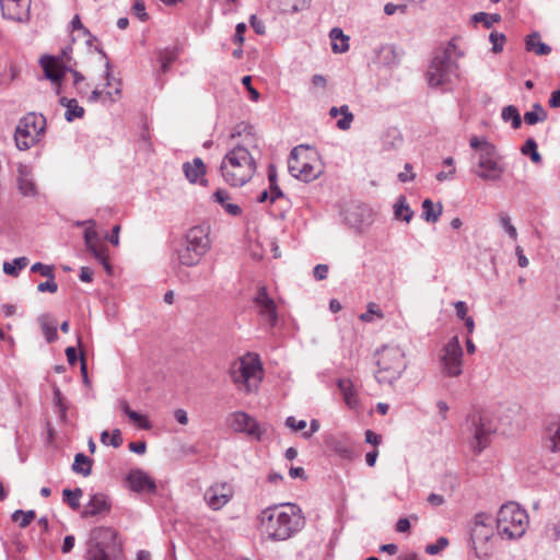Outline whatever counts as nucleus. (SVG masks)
<instances>
[{
  "label": "nucleus",
  "instance_id": "nucleus-1",
  "mask_svg": "<svg viewBox=\"0 0 560 560\" xmlns=\"http://www.w3.org/2000/svg\"><path fill=\"white\" fill-rule=\"evenodd\" d=\"M260 153L258 139L250 133L245 135L221 161L219 171L223 180L232 187L246 185L257 171Z\"/></svg>",
  "mask_w": 560,
  "mask_h": 560
},
{
  "label": "nucleus",
  "instance_id": "nucleus-2",
  "mask_svg": "<svg viewBox=\"0 0 560 560\" xmlns=\"http://www.w3.org/2000/svg\"><path fill=\"white\" fill-rule=\"evenodd\" d=\"M262 532L270 540L282 541L304 526L302 510L293 503L268 506L258 516Z\"/></svg>",
  "mask_w": 560,
  "mask_h": 560
},
{
  "label": "nucleus",
  "instance_id": "nucleus-3",
  "mask_svg": "<svg viewBox=\"0 0 560 560\" xmlns=\"http://www.w3.org/2000/svg\"><path fill=\"white\" fill-rule=\"evenodd\" d=\"M463 55V51L457 48L454 39L440 47L435 51L427 71L429 85L438 88L450 83L451 78L456 75L458 69L457 59Z\"/></svg>",
  "mask_w": 560,
  "mask_h": 560
},
{
  "label": "nucleus",
  "instance_id": "nucleus-4",
  "mask_svg": "<svg viewBox=\"0 0 560 560\" xmlns=\"http://www.w3.org/2000/svg\"><path fill=\"white\" fill-rule=\"evenodd\" d=\"M377 370L374 373L376 382L381 385L393 386L408 366L405 351L395 345L383 346L376 352Z\"/></svg>",
  "mask_w": 560,
  "mask_h": 560
},
{
  "label": "nucleus",
  "instance_id": "nucleus-5",
  "mask_svg": "<svg viewBox=\"0 0 560 560\" xmlns=\"http://www.w3.org/2000/svg\"><path fill=\"white\" fill-rule=\"evenodd\" d=\"M210 247L209 226H192L187 231L177 249V259L183 266L194 267L209 252Z\"/></svg>",
  "mask_w": 560,
  "mask_h": 560
},
{
  "label": "nucleus",
  "instance_id": "nucleus-6",
  "mask_svg": "<svg viewBox=\"0 0 560 560\" xmlns=\"http://www.w3.org/2000/svg\"><path fill=\"white\" fill-rule=\"evenodd\" d=\"M262 364L257 354L247 353L235 361L230 369L232 382L245 393L256 392L262 380Z\"/></svg>",
  "mask_w": 560,
  "mask_h": 560
},
{
  "label": "nucleus",
  "instance_id": "nucleus-7",
  "mask_svg": "<svg viewBox=\"0 0 560 560\" xmlns=\"http://www.w3.org/2000/svg\"><path fill=\"white\" fill-rule=\"evenodd\" d=\"M528 523L526 510L516 502H508L498 511L497 529L503 538H521L525 534Z\"/></svg>",
  "mask_w": 560,
  "mask_h": 560
},
{
  "label": "nucleus",
  "instance_id": "nucleus-8",
  "mask_svg": "<svg viewBox=\"0 0 560 560\" xmlns=\"http://www.w3.org/2000/svg\"><path fill=\"white\" fill-rule=\"evenodd\" d=\"M46 128V118L36 113H28L20 119L15 129V144L19 150H27L34 145Z\"/></svg>",
  "mask_w": 560,
  "mask_h": 560
},
{
  "label": "nucleus",
  "instance_id": "nucleus-9",
  "mask_svg": "<svg viewBox=\"0 0 560 560\" xmlns=\"http://www.w3.org/2000/svg\"><path fill=\"white\" fill-rule=\"evenodd\" d=\"M477 170L475 174L482 180L498 182L502 178L505 172V166L502 163L500 155L494 144H485L482 152H478Z\"/></svg>",
  "mask_w": 560,
  "mask_h": 560
},
{
  "label": "nucleus",
  "instance_id": "nucleus-10",
  "mask_svg": "<svg viewBox=\"0 0 560 560\" xmlns=\"http://www.w3.org/2000/svg\"><path fill=\"white\" fill-rule=\"evenodd\" d=\"M463 348L458 336H453L442 348L439 355L441 371L448 377H457L463 373Z\"/></svg>",
  "mask_w": 560,
  "mask_h": 560
},
{
  "label": "nucleus",
  "instance_id": "nucleus-11",
  "mask_svg": "<svg viewBox=\"0 0 560 560\" xmlns=\"http://www.w3.org/2000/svg\"><path fill=\"white\" fill-rule=\"evenodd\" d=\"M493 537L492 517L486 513H478L474 518L471 540L479 558L488 557L491 548L489 541Z\"/></svg>",
  "mask_w": 560,
  "mask_h": 560
},
{
  "label": "nucleus",
  "instance_id": "nucleus-12",
  "mask_svg": "<svg viewBox=\"0 0 560 560\" xmlns=\"http://www.w3.org/2000/svg\"><path fill=\"white\" fill-rule=\"evenodd\" d=\"M77 226H86L84 231V244L91 255L104 267L107 272H110L112 266L108 261L107 246L100 240L95 230L94 220H85L75 222Z\"/></svg>",
  "mask_w": 560,
  "mask_h": 560
},
{
  "label": "nucleus",
  "instance_id": "nucleus-13",
  "mask_svg": "<svg viewBox=\"0 0 560 560\" xmlns=\"http://www.w3.org/2000/svg\"><path fill=\"white\" fill-rule=\"evenodd\" d=\"M305 152L302 148H294L288 160V170L293 177L308 183L316 179L322 171L314 166L311 161L302 158Z\"/></svg>",
  "mask_w": 560,
  "mask_h": 560
},
{
  "label": "nucleus",
  "instance_id": "nucleus-14",
  "mask_svg": "<svg viewBox=\"0 0 560 560\" xmlns=\"http://www.w3.org/2000/svg\"><path fill=\"white\" fill-rule=\"evenodd\" d=\"M471 448L476 455H479L488 446L495 427L488 415L477 413L471 417Z\"/></svg>",
  "mask_w": 560,
  "mask_h": 560
},
{
  "label": "nucleus",
  "instance_id": "nucleus-15",
  "mask_svg": "<svg viewBox=\"0 0 560 560\" xmlns=\"http://www.w3.org/2000/svg\"><path fill=\"white\" fill-rule=\"evenodd\" d=\"M228 424L238 433H245L250 439L260 441L265 429L256 421L255 418L244 411H235L228 416Z\"/></svg>",
  "mask_w": 560,
  "mask_h": 560
},
{
  "label": "nucleus",
  "instance_id": "nucleus-16",
  "mask_svg": "<svg viewBox=\"0 0 560 560\" xmlns=\"http://www.w3.org/2000/svg\"><path fill=\"white\" fill-rule=\"evenodd\" d=\"M233 497V488L228 482H217L209 487L205 492V501L208 506L218 511L226 505Z\"/></svg>",
  "mask_w": 560,
  "mask_h": 560
},
{
  "label": "nucleus",
  "instance_id": "nucleus-17",
  "mask_svg": "<svg viewBox=\"0 0 560 560\" xmlns=\"http://www.w3.org/2000/svg\"><path fill=\"white\" fill-rule=\"evenodd\" d=\"M373 210L363 203L353 205L346 211L347 223L359 231L364 230L373 223Z\"/></svg>",
  "mask_w": 560,
  "mask_h": 560
},
{
  "label": "nucleus",
  "instance_id": "nucleus-18",
  "mask_svg": "<svg viewBox=\"0 0 560 560\" xmlns=\"http://www.w3.org/2000/svg\"><path fill=\"white\" fill-rule=\"evenodd\" d=\"M255 304L265 323L273 327L278 322L277 306L273 300L269 298L265 287L259 288L255 298Z\"/></svg>",
  "mask_w": 560,
  "mask_h": 560
},
{
  "label": "nucleus",
  "instance_id": "nucleus-19",
  "mask_svg": "<svg viewBox=\"0 0 560 560\" xmlns=\"http://www.w3.org/2000/svg\"><path fill=\"white\" fill-rule=\"evenodd\" d=\"M127 481L135 492L154 493L156 491L155 481L141 469H131L127 476Z\"/></svg>",
  "mask_w": 560,
  "mask_h": 560
},
{
  "label": "nucleus",
  "instance_id": "nucleus-20",
  "mask_svg": "<svg viewBox=\"0 0 560 560\" xmlns=\"http://www.w3.org/2000/svg\"><path fill=\"white\" fill-rule=\"evenodd\" d=\"M2 16L12 21H23L30 10L28 0H0Z\"/></svg>",
  "mask_w": 560,
  "mask_h": 560
},
{
  "label": "nucleus",
  "instance_id": "nucleus-21",
  "mask_svg": "<svg viewBox=\"0 0 560 560\" xmlns=\"http://www.w3.org/2000/svg\"><path fill=\"white\" fill-rule=\"evenodd\" d=\"M40 63L46 78L55 83L60 82L65 75V72L68 71V68L62 67L59 62V59L55 57L44 56L40 59Z\"/></svg>",
  "mask_w": 560,
  "mask_h": 560
},
{
  "label": "nucleus",
  "instance_id": "nucleus-22",
  "mask_svg": "<svg viewBox=\"0 0 560 560\" xmlns=\"http://www.w3.org/2000/svg\"><path fill=\"white\" fill-rule=\"evenodd\" d=\"M542 446L551 453H560V419L547 425Z\"/></svg>",
  "mask_w": 560,
  "mask_h": 560
},
{
  "label": "nucleus",
  "instance_id": "nucleus-23",
  "mask_svg": "<svg viewBox=\"0 0 560 560\" xmlns=\"http://www.w3.org/2000/svg\"><path fill=\"white\" fill-rule=\"evenodd\" d=\"M337 386L341 392L345 404L349 408L355 409L360 406V399L351 380L340 378L337 382Z\"/></svg>",
  "mask_w": 560,
  "mask_h": 560
},
{
  "label": "nucleus",
  "instance_id": "nucleus-24",
  "mask_svg": "<svg viewBox=\"0 0 560 560\" xmlns=\"http://www.w3.org/2000/svg\"><path fill=\"white\" fill-rule=\"evenodd\" d=\"M183 171L186 178L192 184L205 180L206 165L200 158H195L191 163H184Z\"/></svg>",
  "mask_w": 560,
  "mask_h": 560
},
{
  "label": "nucleus",
  "instance_id": "nucleus-25",
  "mask_svg": "<svg viewBox=\"0 0 560 560\" xmlns=\"http://www.w3.org/2000/svg\"><path fill=\"white\" fill-rule=\"evenodd\" d=\"M19 189L24 196H34L36 194V186L32 178V171L26 165H19Z\"/></svg>",
  "mask_w": 560,
  "mask_h": 560
},
{
  "label": "nucleus",
  "instance_id": "nucleus-26",
  "mask_svg": "<svg viewBox=\"0 0 560 560\" xmlns=\"http://www.w3.org/2000/svg\"><path fill=\"white\" fill-rule=\"evenodd\" d=\"M109 510L107 497L103 493H95L91 497L82 517L95 516Z\"/></svg>",
  "mask_w": 560,
  "mask_h": 560
},
{
  "label": "nucleus",
  "instance_id": "nucleus-27",
  "mask_svg": "<svg viewBox=\"0 0 560 560\" xmlns=\"http://www.w3.org/2000/svg\"><path fill=\"white\" fill-rule=\"evenodd\" d=\"M215 202L220 203L226 213L233 217H237L242 213V209L238 205L230 202V195L224 189H218L213 194Z\"/></svg>",
  "mask_w": 560,
  "mask_h": 560
},
{
  "label": "nucleus",
  "instance_id": "nucleus-28",
  "mask_svg": "<svg viewBox=\"0 0 560 560\" xmlns=\"http://www.w3.org/2000/svg\"><path fill=\"white\" fill-rule=\"evenodd\" d=\"M526 49L534 51L538 56H545L550 54L551 48L547 44L542 43L538 33H532L526 37L525 40Z\"/></svg>",
  "mask_w": 560,
  "mask_h": 560
},
{
  "label": "nucleus",
  "instance_id": "nucleus-29",
  "mask_svg": "<svg viewBox=\"0 0 560 560\" xmlns=\"http://www.w3.org/2000/svg\"><path fill=\"white\" fill-rule=\"evenodd\" d=\"M394 215L397 220L409 223L413 217V211L407 202V198L400 195L394 205Z\"/></svg>",
  "mask_w": 560,
  "mask_h": 560
},
{
  "label": "nucleus",
  "instance_id": "nucleus-30",
  "mask_svg": "<svg viewBox=\"0 0 560 560\" xmlns=\"http://www.w3.org/2000/svg\"><path fill=\"white\" fill-rule=\"evenodd\" d=\"M339 114L342 115V118L337 121V127L340 130H348L353 121V114L349 110L348 105H342L341 107H331L329 109V115L331 117H337Z\"/></svg>",
  "mask_w": 560,
  "mask_h": 560
},
{
  "label": "nucleus",
  "instance_id": "nucleus-31",
  "mask_svg": "<svg viewBox=\"0 0 560 560\" xmlns=\"http://www.w3.org/2000/svg\"><path fill=\"white\" fill-rule=\"evenodd\" d=\"M329 36L334 52H346L349 49V37L343 34L342 30L335 27L330 31Z\"/></svg>",
  "mask_w": 560,
  "mask_h": 560
},
{
  "label": "nucleus",
  "instance_id": "nucleus-32",
  "mask_svg": "<svg viewBox=\"0 0 560 560\" xmlns=\"http://www.w3.org/2000/svg\"><path fill=\"white\" fill-rule=\"evenodd\" d=\"M442 214V205H434L431 199H424L422 202V218L427 222H436Z\"/></svg>",
  "mask_w": 560,
  "mask_h": 560
},
{
  "label": "nucleus",
  "instance_id": "nucleus-33",
  "mask_svg": "<svg viewBox=\"0 0 560 560\" xmlns=\"http://www.w3.org/2000/svg\"><path fill=\"white\" fill-rule=\"evenodd\" d=\"M304 3V0H271V7L281 13H295Z\"/></svg>",
  "mask_w": 560,
  "mask_h": 560
},
{
  "label": "nucleus",
  "instance_id": "nucleus-34",
  "mask_svg": "<svg viewBox=\"0 0 560 560\" xmlns=\"http://www.w3.org/2000/svg\"><path fill=\"white\" fill-rule=\"evenodd\" d=\"M92 464H93V460L90 457H88L83 453H78L74 456V462L72 464V470L77 474H80V475L86 477V476L91 475Z\"/></svg>",
  "mask_w": 560,
  "mask_h": 560
},
{
  "label": "nucleus",
  "instance_id": "nucleus-35",
  "mask_svg": "<svg viewBox=\"0 0 560 560\" xmlns=\"http://www.w3.org/2000/svg\"><path fill=\"white\" fill-rule=\"evenodd\" d=\"M547 117L548 114L541 104L535 103L532 107V110L525 113L524 120L527 125H536L538 122L545 121Z\"/></svg>",
  "mask_w": 560,
  "mask_h": 560
},
{
  "label": "nucleus",
  "instance_id": "nucleus-36",
  "mask_svg": "<svg viewBox=\"0 0 560 560\" xmlns=\"http://www.w3.org/2000/svg\"><path fill=\"white\" fill-rule=\"evenodd\" d=\"M501 118L503 121H511L513 129H518L522 125V117L518 109L514 105H508L502 108Z\"/></svg>",
  "mask_w": 560,
  "mask_h": 560
},
{
  "label": "nucleus",
  "instance_id": "nucleus-37",
  "mask_svg": "<svg viewBox=\"0 0 560 560\" xmlns=\"http://www.w3.org/2000/svg\"><path fill=\"white\" fill-rule=\"evenodd\" d=\"M30 260L27 257H18L12 261L3 262V272L11 277H18L20 271L28 265Z\"/></svg>",
  "mask_w": 560,
  "mask_h": 560
},
{
  "label": "nucleus",
  "instance_id": "nucleus-38",
  "mask_svg": "<svg viewBox=\"0 0 560 560\" xmlns=\"http://www.w3.org/2000/svg\"><path fill=\"white\" fill-rule=\"evenodd\" d=\"M63 500L69 504L72 510H78L80 508V499L83 495V491L81 488H75L74 490L65 489L62 491Z\"/></svg>",
  "mask_w": 560,
  "mask_h": 560
},
{
  "label": "nucleus",
  "instance_id": "nucleus-39",
  "mask_svg": "<svg viewBox=\"0 0 560 560\" xmlns=\"http://www.w3.org/2000/svg\"><path fill=\"white\" fill-rule=\"evenodd\" d=\"M101 442L106 446L112 445L115 448L119 447L122 444V438H121L120 430L119 429L113 430L112 435L109 434L108 431H103L101 433Z\"/></svg>",
  "mask_w": 560,
  "mask_h": 560
},
{
  "label": "nucleus",
  "instance_id": "nucleus-40",
  "mask_svg": "<svg viewBox=\"0 0 560 560\" xmlns=\"http://www.w3.org/2000/svg\"><path fill=\"white\" fill-rule=\"evenodd\" d=\"M472 21L475 23H482L486 28H490L494 23L501 21V15L498 13L479 12L472 15Z\"/></svg>",
  "mask_w": 560,
  "mask_h": 560
},
{
  "label": "nucleus",
  "instance_id": "nucleus-41",
  "mask_svg": "<svg viewBox=\"0 0 560 560\" xmlns=\"http://www.w3.org/2000/svg\"><path fill=\"white\" fill-rule=\"evenodd\" d=\"M35 516L36 513L33 510L26 512L22 510H16L12 513L11 518L13 522H20V527L25 528L31 524Z\"/></svg>",
  "mask_w": 560,
  "mask_h": 560
},
{
  "label": "nucleus",
  "instance_id": "nucleus-42",
  "mask_svg": "<svg viewBox=\"0 0 560 560\" xmlns=\"http://www.w3.org/2000/svg\"><path fill=\"white\" fill-rule=\"evenodd\" d=\"M176 58H177V54L175 50L165 49V50L159 51L158 60L161 65L162 72H164V73L167 72L171 65L175 61Z\"/></svg>",
  "mask_w": 560,
  "mask_h": 560
},
{
  "label": "nucleus",
  "instance_id": "nucleus-43",
  "mask_svg": "<svg viewBox=\"0 0 560 560\" xmlns=\"http://www.w3.org/2000/svg\"><path fill=\"white\" fill-rule=\"evenodd\" d=\"M40 325L47 342H54L58 338L57 327L55 323L48 322L47 316H42Z\"/></svg>",
  "mask_w": 560,
  "mask_h": 560
},
{
  "label": "nucleus",
  "instance_id": "nucleus-44",
  "mask_svg": "<svg viewBox=\"0 0 560 560\" xmlns=\"http://www.w3.org/2000/svg\"><path fill=\"white\" fill-rule=\"evenodd\" d=\"M84 115V108L78 104L75 98H72V103L67 107L65 118L67 121H73L74 119L82 118Z\"/></svg>",
  "mask_w": 560,
  "mask_h": 560
},
{
  "label": "nucleus",
  "instance_id": "nucleus-45",
  "mask_svg": "<svg viewBox=\"0 0 560 560\" xmlns=\"http://www.w3.org/2000/svg\"><path fill=\"white\" fill-rule=\"evenodd\" d=\"M522 153L525 155L529 154L534 163H539L541 161V155L537 151V143L532 138L527 139L525 144L522 147Z\"/></svg>",
  "mask_w": 560,
  "mask_h": 560
},
{
  "label": "nucleus",
  "instance_id": "nucleus-46",
  "mask_svg": "<svg viewBox=\"0 0 560 560\" xmlns=\"http://www.w3.org/2000/svg\"><path fill=\"white\" fill-rule=\"evenodd\" d=\"M443 165L444 166H447L448 167V171L445 172V171H442V172H439L436 174V179L439 182H444V180H447V179H451L453 178L454 174H455V167H454V159L448 156L446 159L443 160Z\"/></svg>",
  "mask_w": 560,
  "mask_h": 560
},
{
  "label": "nucleus",
  "instance_id": "nucleus-47",
  "mask_svg": "<svg viewBox=\"0 0 560 560\" xmlns=\"http://www.w3.org/2000/svg\"><path fill=\"white\" fill-rule=\"evenodd\" d=\"M91 560H126L121 552L107 553L104 549H96L92 552Z\"/></svg>",
  "mask_w": 560,
  "mask_h": 560
},
{
  "label": "nucleus",
  "instance_id": "nucleus-48",
  "mask_svg": "<svg viewBox=\"0 0 560 560\" xmlns=\"http://www.w3.org/2000/svg\"><path fill=\"white\" fill-rule=\"evenodd\" d=\"M366 312L365 313H362L360 315V319L362 322H365V323H370L372 322V316L373 315H376L378 318H383L384 317V314L382 313V311L380 310V307L377 306V304L373 303V302H370L366 306Z\"/></svg>",
  "mask_w": 560,
  "mask_h": 560
},
{
  "label": "nucleus",
  "instance_id": "nucleus-49",
  "mask_svg": "<svg viewBox=\"0 0 560 560\" xmlns=\"http://www.w3.org/2000/svg\"><path fill=\"white\" fill-rule=\"evenodd\" d=\"M52 394H54V406L58 409L61 417H66L67 407L63 402V396L59 387L56 385L52 386Z\"/></svg>",
  "mask_w": 560,
  "mask_h": 560
},
{
  "label": "nucleus",
  "instance_id": "nucleus-50",
  "mask_svg": "<svg viewBox=\"0 0 560 560\" xmlns=\"http://www.w3.org/2000/svg\"><path fill=\"white\" fill-rule=\"evenodd\" d=\"M500 224L512 240L517 238V231H516L515 226L511 223V219L509 215L501 214L500 215Z\"/></svg>",
  "mask_w": 560,
  "mask_h": 560
},
{
  "label": "nucleus",
  "instance_id": "nucleus-51",
  "mask_svg": "<svg viewBox=\"0 0 560 560\" xmlns=\"http://www.w3.org/2000/svg\"><path fill=\"white\" fill-rule=\"evenodd\" d=\"M31 271L32 272H38L43 277H46V278H55L54 267L49 266V265H44L42 262H35L31 267Z\"/></svg>",
  "mask_w": 560,
  "mask_h": 560
},
{
  "label": "nucleus",
  "instance_id": "nucleus-52",
  "mask_svg": "<svg viewBox=\"0 0 560 560\" xmlns=\"http://www.w3.org/2000/svg\"><path fill=\"white\" fill-rule=\"evenodd\" d=\"M489 39L493 45L492 50L494 52H500L503 49V43L505 42L504 34L492 32L489 36Z\"/></svg>",
  "mask_w": 560,
  "mask_h": 560
},
{
  "label": "nucleus",
  "instance_id": "nucleus-53",
  "mask_svg": "<svg viewBox=\"0 0 560 560\" xmlns=\"http://www.w3.org/2000/svg\"><path fill=\"white\" fill-rule=\"evenodd\" d=\"M448 545V540L445 537H440L435 544H430L425 547V551L429 555H436Z\"/></svg>",
  "mask_w": 560,
  "mask_h": 560
},
{
  "label": "nucleus",
  "instance_id": "nucleus-54",
  "mask_svg": "<svg viewBox=\"0 0 560 560\" xmlns=\"http://www.w3.org/2000/svg\"><path fill=\"white\" fill-rule=\"evenodd\" d=\"M132 11L137 18H139L140 21H147L148 14L145 12V4L142 0H136L132 5Z\"/></svg>",
  "mask_w": 560,
  "mask_h": 560
},
{
  "label": "nucleus",
  "instance_id": "nucleus-55",
  "mask_svg": "<svg viewBox=\"0 0 560 560\" xmlns=\"http://www.w3.org/2000/svg\"><path fill=\"white\" fill-rule=\"evenodd\" d=\"M130 421L137 423L139 425V428L141 429H149L150 428V423L149 421L147 420V418L140 413H138L137 411H130V413L127 416Z\"/></svg>",
  "mask_w": 560,
  "mask_h": 560
},
{
  "label": "nucleus",
  "instance_id": "nucleus-56",
  "mask_svg": "<svg viewBox=\"0 0 560 560\" xmlns=\"http://www.w3.org/2000/svg\"><path fill=\"white\" fill-rule=\"evenodd\" d=\"M37 290L39 292H50L55 293L58 290V284L55 281V278H47V281L42 282L37 285Z\"/></svg>",
  "mask_w": 560,
  "mask_h": 560
},
{
  "label": "nucleus",
  "instance_id": "nucleus-57",
  "mask_svg": "<svg viewBox=\"0 0 560 560\" xmlns=\"http://www.w3.org/2000/svg\"><path fill=\"white\" fill-rule=\"evenodd\" d=\"M285 425L293 431H302L306 428L305 420H296L293 416L285 419Z\"/></svg>",
  "mask_w": 560,
  "mask_h": 560
},
{
  "label": "nucleus",
  "instance_id": "nucleus-58",
  "mask_svg": "<svg viewBox=\"0 0 560 560\" xmlns=\"http://www.w3.org/2000/svg\"><path fill=\"white\" fill-rule=\"evenodd\" d=\"M485 144H492L489 142L486 138H479L477 136H474L469 140V145L471 149L476 150V155L478 152H482Z\"/></svg>",
  "mask_w": 560,
  "mask_h": 560
},
{
  "label": "nucleus",
  "instance_id": "nucleus-59",
  "mask_svg": "<svg viewBox=\"0 0 560 560\" xmlns=\"http://www.w3.org/2000/svg\"><path fill=\"white\" fill-rule=\"evenodd\" d=\"M246 24L245 23H238L235 27V34L233 36V42L237 45H242L245 40L244 33L246 32Z\"/></svg>",
  "mask_w": 560,
  "mask_h": 560
},
{
  "label": "nucleus",
  "instance_id": "nucleus-60",
  "mask_svg": "<svg viewBox=\"0 0 560 560\" xmlns=\"http://www.w3.org/2000/svg\"><path fill=\"white\" fill-rule=\"evenodd\" d=\"M120 85V80H117L115 88L113 90L105 92L106 100H109L110 102H117L121 95Z\"/></svg>",
  "mask_w": 560,
  "mask_h": 560
},
{
  "label": "nucleus",
  "instance_id": "nucleus-61",
  "mask_svg": "<svg viewBox=\"0 0 560 560\" xmlns=\"http://www.w3.org/2000/svg\"><path fill=\"white\" fill-rule=\"evenodd\" d=\"M242 83L247 89L250 100L257 102L259 100V93L252 86V78L249 75L244 77Z\"/></svg>",
  "mask_w": 560,
  "mask_h": 560
},
{
  "label": "nucleus",
  "instance_id": "nucleus-62",
  "mask_svg": "<svg viewBox=\"0 0 560 560\" xmlns=\"http://www.w3.org/2000/svg\"><path fill=\"white\" fill-rule=\"evenodd\" d=\"M416 174L412 172V165L410 163L405 164V172L398 174V179L401 183H406L415 179Z\"/></svg>",
  "mask_w": 560,
  "mask_h": 560
},
{
  "label": "nucleus",
  "instance_id": "nucleus-63",
  "mask_svg": "<svg viewBox=\"0 0 560 560\" xmlns=\"http://www.w3.org/2000/svg\"><path fill=\"white\" fill-rule=\"evenodd\" d=\"M250 26L258 35H262L266 32L265 23L259 20L256 15H252L249 19Z\"/></svg>",
  "mask_w": 560,
  "mask_h": 560
},
{
  "label": "nucleus",
  "instance_id": "nucleus-64",
  "mask_svg": "<svg viewBox=\"0 0 560 560\" xmlns=\"http://www.w3.org/2000/svg\"><path fill=\"white\" fill-rule=\"evenodd\" d=\"M454 307H455V311H456V316L462 319V320H465L466 318H468L469 316L467 315V312H468V307H467V304L463 301H457L455 304H454Z\"/></svg>",
  "mask_w": 560,
  "mask_h": 560
}]
</instances>
